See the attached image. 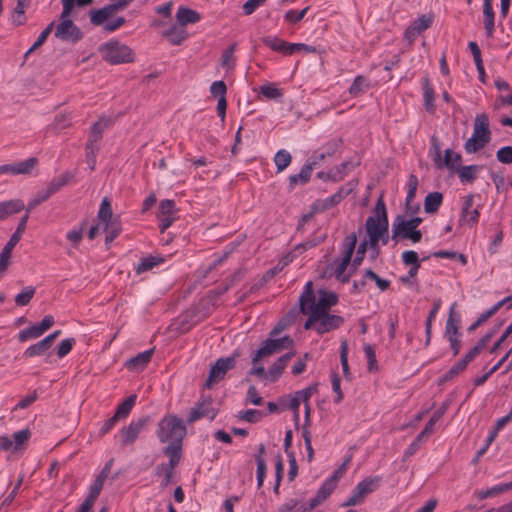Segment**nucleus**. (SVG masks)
<instances>
[{
	"mask_svg": "<svg viewBox=\"0 0 512 512\" xmlns=\"http://www.w3.org/2000/svg\"><path fill=\"white\" fill-rule=\"evenodd\" d=\"M456 306V303L452 305L450 308V314L448 317V320L446 322V328H445V334L449 338L451 336L457 337L459 334L458 326L455 324V320L453 318L454 308Z\"/></svg>",
	"mask_w": 512,
	"mask_h": 512,
	"instance_id": "53",
	"label": "nucleus"
},
{
	"mask_svg": "<svg viewBox=\"0 0 512 512\" xmlns=\"http://www.w3.org/2000/svg\"><path fill=\"white\" fill-rule=\"evenodd\" d=\"M433 147L435 149V157L434 163L438 169H443L446 167L449 171L454 172V168H457V165L452 161V156L454 152L451 149H446L444 153V158H441V149L438 144L436 138H433Z\"/></svg>",
	"mask_w": 512,
	"mask_h": 512,
	"instance_id": "18",
	"label": "nucleus"
},
{
	"mask_svg": "<svg viewBox=\"0 0 512 512\" xmlns=\"http://www.w3.org/2000/svg\"><path fill=\"white\" fill-rule=\"evenodd\" d=\"M113 218H115V216L113 215V212H112L111 203H110L109 199L107 197H105L100 204V208L98 211V219L100 222L104 223Z\"/></svg>",
	"mask_w": 512,
	"mask_h": 512,
	"instance_id": "47",
	"label": "nucleus"
},
{
	"mask_svg": "<svg viewBox=\"0 0 512 512\" xmlns=\"http://www.w3.org/2000/svg\"><path fill=\"white\" fill-rule=\"evenodd\" d=\"M239 355V352L235 351L229 357L219 358L210 368L208 378L205 382V387L210 389L215 383L222 380L227 371L235 367L236 359Z\"/></svg>",
	"mask_w": 512,
	"mask_h": 512,
	"instance_id": "9",
	"label": "nucleus"
},
{
	"mask_svg": "<svg viewBox=\"0 0 512 512\" xmlns=\"http://www.w3.org/2000/svg\"><path fill=\"white\" fill-rule=\"evenodd\" d=\"M74 344H75L74 338H67V339L62 340L57 348L58 357L63 358L67 354H69L70 351L72 350Z\"/></svg>",
	"mask_w": 512,
	"mask_h": 512,
	"instance_id": "59",
	"label": "nucleus"
},
{
	"mask_svg": "<svg viewBox=\"0 0 512 512\" xmlns=\"http://www.w3.org/2000/svg\"><path fill=\"white\" fill-rule=\"evenodd\" d=\"M292 157L290 153L286 150H279L275 157L274 162L277 167V171H283L286 167H288L291 163Z\"/></svg>",
	"mask_w": 512,
	"mask_h": 512,
	"instance_id": "48",
	"label": "nucleus"
},
{
	"mask_svg": "<svg viewBox=\"0 0 512 512\" xmlns=\"http://www.w3.org/2000/svg\"><path fill=\"white\" fill-rule=\"evenodd\" d=\"M212 403L211 396L204 397L201 401L196 402L190 410L187 422L191 424L204 417L213 420L217 415V410L212 406Z\"/></svg>",
	"mask_w": 512,
	"mask_h": 512,
	"instance_id": "12",
	"label": "nucleus"
},
{
	"mask_svg": "<svg viewBox=\"0 0 512 512\" xmlns=\"http://www.w3.org/2000/svg\"><path fill=\"white\" fill-rule=\"evenodd\" d=\"M112 121L109 118L101 117L95 122L90 130L86 148L99 149V142L102 139L103 131L111 125Z\"/></svg>",
	"mask_w": 512,
	"mask_h": 512,
	"instance_id": "16",
	"label": "nucleus"
},
{
	"mask_svg": "<svg viewBox=\"0 0 512 512\" xmlns=\"http://www.w3.org/2000/svg\"><path fill=\"white\" fill-rule=\"evenodd\" d=\"M150 421L149 417L133 420L128 426L120 431V439L123 446L133 444L145 425Z\"/></svg>",
	"mask_w": 512,
	"mask_h": 512,
	"instance_id": "13",
	"label": "nucleus"
},
{
	"mask_svg": "<svg viewBox=\"0 0 512 512\" xmlns=\"http://www.w3.org/2000/svg\"><path fill=\"white\" fill-rule=\"evenodd\" d=\"M268 340L271 346L275 349V353L280 352L283 349L291 348L294 344L293 339L288 335L278 339L276 337L269 336Z\"/></svg>",
	"mask_w": 512,
	"mask_h": 512,
	"instance_id": "41",
	"label": "nucleus"
},
{
	"mask_svg": "<svg viewBox=\"0 0 512 512\" xmlns=\"http://www.w3.org/2000/svg\"><path fill=\"white\" fill-rule=\"evenodd\" d=\"M482 168L483 167L481 165L473 164L459 168L456 173L458 174L461 183L471 184L475 181V179L477 178V173L480 172Z\"/></svg>",
	"mask_w": 512,
	"mask_h": 512,
	"instance_id": "29",
	"label": "nucleus"
},
{
	"mask_svg": "<svg viewBox=\"0 0 512 512\" xmlns=\"http://www.w3.org/2000/svg\"><path fill=\"white\" fill-rule=\"evenodd\" d=\"M104 231L106 232L105 243H111L122 231L121 222L119 216H115V218L108 220L103 223Z\"/></svg>",
	"mask_w": 512,
	"mask_h": 512,
	"instance_id": "31",
	"label": "nucleus"
},
{
	"mask_svg": "<svg viewBox=\"0 0 512 512\" xmlns=\"http://www.w3.org/2000/svg\"><path fill=\"white\" fill-rule=\"evenodd\" d=\"M260 92L267 99H278L282 97V91L274 85H263L260 88Z\"/></svg>",
	"mask_w": 512,
	"mask_h": 512,
	"instance_id": "58",
	"label": "nucleus"
},
{
	"mask_svg": "<svg viewBox=\"0 0 512 512\" xmlns=\"http://www.w3.org/2000/svg\"><path fill=\"white\" fill-rule=\"evenodd\" d=\"M55 26V22H51L47 25V27L40 33L37 40L34 42V44L28 49V51L25 53V58L28 57L29 54L34 52L36 49H38L40 46L44 44L48 36L53 31V28Z\"/></svg>",
	"mask_w": 512,
	"mask_h": 512,
	"instance_id": "43",
	"label": "nucleus"
},
{
	"mask_svg": "<svg viewBox=\"0 0 512 512\" xmlns=\"http://www.w3.org/2000/svg\"><path fill=\"white\" fill-rule=\"evenodd\" d=\"M265 416V413H263L260 410H254V409H248L246 411H241L238 415V417L241 420L247 421L249 423H257L259 422L263 417Z\"/></svg>",
	"mask_w": 512,
	"mask_h": 512,
	"instance_id": "51",
	"label": "nucleus"
},
{
	"mask_svg": "<svg viewBox=\"0 0 512 512\" xmlns=\"http://www.w3.org/2000/svg\"><path fill=\"white\" fill-rule=\"evenodd\" d=\"M30 437L31 431L28 428L13 433L12 437L0 436V449L13 452L25 450Z\"/></svg>",
	"mask_w": 512,
	"mask_h": 512,
	"instance_id": "11",
	"label": "nucleus"
},
{
	"mask_svg": "<svg viewBox=\"0 0 512 512\" xmlns=\"http://www.w3.org/2000/svg\"><path fill=\"white\" fill-rule=\"evenodd\" d=\"M369 87L368 80L364 76H357L352 85L349 88V93L352 96H358L360 93H362L365 89Z\"/></svg>",
	"mask_w": 512,
	"mask_h": 512,
	"instance_id": "49",
	"label": "nucleus"
},
{
	"mask_svg": "<svg viewBox=\"0 0 512 512\" xmlns=\"http://www.w3.org/2000/svg\"><path fill=\"white\" fill-rule=\"evenodd\" d=\"M340 362L345 377L350 376L349 365H348V344L347 341L341 342L340 347Z\"/></svg>",
	"mask_w": 512,
	"mask_h": 512,
	"instance_id": "55",
	"label": "nucleus"
},
{
	"mask_svg": "<svg viewBox=\"0 0 512 512\" xmlns=\"http://www.w3.org/2000/svg\"><path fill=\"white\" fill-rule=\"evenodd\" d=\"M163 261H164V259L162 257L149 256V257L143 258L140 261V263L138 264V266L136 268V272H137V274L146 272V271L152 269L153 267H155L156 265L162 263Z\"/></svg>",
	"mask_w": 512,
	"mask_h": 512,
	"instance_id": "46",
	"label": "nucleus"
},
{
	"mask_svg": "<svg viewBox=\"0 0 512 512\" xmlns=\"http://www.w3.org/2000/svg\"><path fill=\"white\" fill-rule=\"evenodd\" d=\"M50 348H51V346L49 345V341L45 340L43 338L41 341L37 342L36 344L29 346L25 350L24 356L28 357V358L34 357V356H40V355L45 354Z\"/></svg>",
	"mask_w": 512,
	"mask_h": 512,
	"instance_id": "39",
	"label": "nucleus"
},
{
	"mask_svg": "<svg viewBox=\"0 0 512 512\" xmlns=\"http://www.w3.org/2000/svg\"><path fill=\"white\" fill-rule=\"evenodd\" d=\"M62 9H64V13H72L75 5L79 7H84L91 5L93 0H61Z\"/></svg>",
	"mask_w": 512,
	"mask_h": 512,
	"instance_id": "56",
	"label": "nucleus"
},
{
	"mask_svg": "<svg viewBox=\"0 0 512 512\" xmlns=\"http://www.w3.org/2000/svg\"><path fill=\"white\" fill-rule=\"evenodd\" d=\"M335 487L336 485L331 481H325L308 504L302 503L297 498H291L278 508V512H311L330 496Z\"/></svg>",
	"mask_w": 512,
	"mask_h": 512,
	"instance_id": "2",
	"label": "nucleus"
},
{
	"mask_svg": "<svg viewBox=\"0 0 512 512\" xmlns=\"http://www.w3.org/2000/svg\"><path fill=\"white\" fill-rule=\"evenodd\" d=\"M490 140L489 118L485 113L478 114L474 120L472 137L466 140L464 149L468 154L476 153L483 149Z\"/></svg>",
	"mask_w": 512,
	"mask_h": 512,
	"instance_id": "3",
	"label": "nucleus"
},
{
	"mask_svg": "<svg viewBox=\"0 0 512 512\" xmlns=\"http://www.w3.org/2000/svg\"><path fill=\"white\" fill-rule=\"evenodd\" d=\"M175 201L170 199L162 200L159 204V216H173L175 212Z\"/></svg>",
	"mask_w": 512,
	"mask_h": 512,
	"instance_id": "60",
	"label": "nucleus"
},
{
	"mask_svg": "<svg viewBox=\"0 0 512 512\" xmlns=\"http://www.w3.org/2000/svg\"><path fill=\"white\" fill-rule=\"evenodd\" d=\"M173 45H181L188 38V33L182 26L173 25L162 33Z\"/></svg>",
	"mask_w": 512,
	"mask_h": 512,
	"instance_id": "25",
	"label": "nucleus"
},
{
	"mask_svg": "<svg viewBox=\"0 0 512 512\" xmlns=\"http://www.w3.org/2000/svg\"><path fill=\"white\" fill-rule=\"evenodd\" d=\"M402 261L405 265L420 269L421 263L418 253L413 250L404 251L402 253Z\"/></svg>",
	"mask_w": 512,
	"mask_h": 512,
	"instance_id": "54",
	"label": "nucleus"
},
{
	"mask_svg": "<svg viewBox=\"0 0 512 512\" xmlns=\"http://www.w3.org/2000/svg\"><path fill=\"white\" fill-rule=\"evenodd\" d=\"M338 297L334 292L320 290L319 297L316 301L313 284L311 281L307 282L303 293L299 298L300 311L303 314L326 313L330 308L336 305Z\"/></svg>",
	"mask_w": 512,
	"mask_h": 512,
	"instance_id": "1",
	"label": "nucleus"
},
{
	"mask_svg": "<svg viewBox=\"0 0 512 512\" xmlns=\"http://www.w3.org/2000/svg\"><path fill=\"white\" fill-rule=\"evenodd\" d=\"M210 93L214 97H219V98L226 97L227 86H226L225 82L222 80L213 82L210 86Z\"/></svg>",
	"mask_w": 512,
	"mask_h": 512,
	"instance_id": "63",
	"label": "nucleus"
},
{
	"mask_svg": "<svg viewBox=\"0 0 512 512\" xmlns=\"http://www.w3.org/2000/svg\"><path fill=\"white\" fill-rule=\"evenodd\" d=\"M37 158L31 157L24 161L14 163L15 175L23 174L28 175L31 174L34 167L37 165Z\"/></svg>",
	"mask_w": 512,
	"mask_h": 512,
	"instance_id": "40",
	"label": "nucleus"
},
{
	"mask_svg": "<svg viewBox=\"0 0 512 512\" xmlns=\"http://www.w3.org/2000/svg\"><path fill=\"white\" fill-rule=\"evenodd\" d=\"M308 10H309L308 6L299 12H297L295 10H289L285 13L284 19L289 23H298L304 18V16L306 15Z\"/></svg>",
	"mask_w": 512,
	"mask_h": 512,
	"instance_id": "61",
	"label": "nucleus"
},
{
	"mask_svg": "<svg viewBox=\"0 0 512 512\" xmlns=\"http://www.w3.org/2000/svg\"><path fill=\"white\" fill-rule=\"evenodd\" d=\"M176 19L180 26L184 27L187 24H194L200 21V14L193 9L187 8L185 6H180L176 13Z\"/></svg>",
	"mask_w": 512,
	"mask_h": 512,
	"instance_id": "23",
	"label": "nucleus"
},
{
	"mask_svg": "<svg viewBox=\"0 0 512 512\" xmlns=\"http://www.w3.org/2000/svg\"><path fill=\"white\" fill-rule=\"evenodd\" d=\"M357 244V237L355 233H351L348 236L345 237L343 241V248H342V259L343 261H346L348 263L351 262V258L353 255V252L355 250Z\"/></svg>",
	"mask_w": 512,
	"mask_h": 512,
	"instance_id": "36",
	"label": "nucleus"
},
{
	"mask_svg": "<svg viewBox=\"0 0 512 512\" xmlns=\"http://www.w3.org/2000/svg\"><path fill=\"white\" fill-rule=\"evenodd\" d=\"M349 264L350 263L343 260H336L333 262V265H335L334 276L337 280H339L342 283L349 282L350 280L351 273L344 274Z\"/></svg>",
	"mask_w": 512,
	"mask_h": 512,
	"instance_id": "45",
	"label": "nucleus"
},
{
	"mask_svg": "<svg viewBox=\"0 0 512 512\" xmlns=\"http://www.w3.org/2000/svg\"><path fill=\"white\" fill-rule=\"evenodd\" d=\"M237 44L233 43L230 45L226 50H224L221 58L222 66L227 69H233L235 66L234 63V52L236 49Z\"/></svg>",
	"mask_w": 512,
	"mask_h": 512,
	"instance_id": "52",
	"label": "nucleus"
},
{
	"mask_svg": "<svg viewBox=\"0 0 512 512\" xmlns=\"http://www.w3.org/2000/svg\"><path fill=\"white\" fill-rule=\"evenodd\" d=\"M20 240L11 236L0 253V274H5L10 264V258L14 247Z\"/></svg>",
	"mask_w": 512,
	"mask_h": 512,
	"instance_id": "24",
	"label": "nucleus"
},
{
	"mask_svg": "<svg viewBox=\"0 0 512 512\" xmlns=\"http://www.w3.org/2000/svg\"><path fill=\"white\" fill-rule=\"evenodd\" d=\"M380 481L381 478L378 476L367 477L356 485L354 491L363 500L368 494L372 493L379 487Z\"/></svg>",
	"mask_w": 512,
	"mask_h": 512,
	"instance_id": "20",
	"label": "nucleus"
},
{
	"mask_svg": "<svg viewBox=\"0 0 512 512\" xmlns=\"http://www.w3.org/2000/svg\"><path fill=\"white\" fill-rule=\"evenodd\" d=\"M262 42L265 46L269 47L273 51L281 53L285 56L292 55L295 53V43H289L277 36H265L262 38Z\"/></svg>",
	"mask_w": 512,
	"mask_h": 512,
	"instance_id": "17",
	"label": "nucleus"
},
{
	"mask_svg": "<svg viewBox=\"0 0 512 512\" xmlns=\"http://www.w3.org/2000/svg\"><path fill=\"white\" fill-rule=\"evenodd\" d=\"M304 324V328L314 329L318 334L328 333L342 326L344 318L339 315L326 313H311Z\"/></svg>",
	"mask_w": 512,
	"mask_h": 512,
	"instance_id": "7",
	"label": "nucleus"
},
{
	"mask_svg": "<svg viewBox=\"0 0 512 512\" xmlns=\"http://www.w3.org/2000/svg\"><path fill=\"white\" fill-rule=\"evenodd\" d=\"M473 201L474 196L472 194L468 195L465 198L464 205L461 211L460 220H467L468 222H471L472 224L476 223L478 221L479 217V211L478 209H473Z\"/></svg>",
	"mask_w": 512,
	"mask_h": 512,
	"instance_id": "30",
	"label": "nucleus"
},
{
	"mask_svg": "<svg viewBox=\"0 0 512 512\" xmlns=\"http://www.w3.org/2000/svg\"><path fill=\"white\" fill-rule=\"evenodd\" d=\"M44 332L39 327L38 324H34L24 330H21L18 334V339L20 342H25L29 339H35L43 335Z\"/></svg>",
	"mask_w": 512,
	"mask_h": 512,
	"instance_id": "42",
	"label": "nucleus"
},
{
	"mask_svg": "<svg viewBox=\"0 0 512 512\" xmlns=\"http://www.w3.org/2000/svg\"><path fill=\"white\" fill-rule=\"evenodd\" d=\"M64 14V9H62L59 16L60 22L55 26L54 36L63 42L76 43L83 38V32L70 19L71 13Z\"/></svg>",
	"mask_w": 512,
	"mask_h": 512,
	"instance_id": "8",
	"label": "nucleus"
},
{
	"mask_svg": "<svg viewBox=\"0 0 512 512\" xmlns=\"http://www.w3.org/2000/svg\"><path fill=\"white\" fill-rule=\"evenodd\" d=\"M176 467H169L166 463L158 464L155 467V475L156 476H163V482L162 487H167L173 479L174 476V470Z\"/></svg>",
	"mask_w": 512,
	"mask_h": 512,
	"instance_id": "37",
	"label": "nucleus"
},
{
	"mask_svg": "<svg viewBox=\"0 0 512 512\" xmlns=\"http://www.w3.org/2000/svg\"><path fill=\"white\" fill-rule=\"evenodd\" d=\"M496 158L503 164H512V146H505L496 152Z\"/></svg>",
	"mask_w": 512,
	"mask_h": 512,
	"instance_id": "62",
	"label": "nucleus"
},
{
	"mask_svg": "<svg viewBox=\"0 0 512 512\" xmlns=\"http://www.w3.org/2000/svg\"><path fill=\"white\" fill-rule=\"evenodd\" d=\"M136 398V395H130L129 397H127L121 404L118 405L114 415L119 420L126 418L130 414L133 406L135 405Z\"/></svg>",
	"mask_w": 512,
	"mask_h": 512,
	"instance_id": "38",
	"label": "nucleus"
},
{
	"mask_svg": "<svg viewBox=\"0 0 512 512\" xmlns=\"http://www.w3.org/2000/svg\"><path fill=\"white\" fill-rule=\"evenodd\" d=\"M352 189H345L341 187L336 193L325 199H319L314 202L312 209L314 212H324L337 204H339L345 197L349 195Z\"/></svg>",
	"mask_w": 512,
	"mask_h": 512,
	"instance_id": "14",
	"label": "nucleus"
},
{
	"mask_svg": "<svg viewBox=\"0 0 512 512\" xmlns=\"http://www.w3.org/2000/svg\"><path fill=\"white\" fill-rule=\"evenodd\" d=\"M443 201V195L440 192H431L427 194L424 200V210L426 213L433 214L438 211Z\"/></svg>",
	"mask_w": 512,
	"mask_h": 512,
	"instance_id": "34",
	"label": "nucleus"
},
{
	"mask_svg": "<svg viewBox=\"0 0 512 512\" xmlns=\"http://www.w3.org/2000/svg\"><path fill=\"white\" fill-rule=\"evenodd\" d=\"M49 197L50 195L47 193L46 190L38 192L35 198L28 203L26 211L30 213L33 209H35L38 205L46 201Z\"/></svg>",
	"mask_w": 512,
	"mask_h": 512,
	"instance_id": "64",
	"label": "nucleus"
},
{
	"mask_svg": "<svg viewBox=\"0 0 512 512\" xmlns=\"http://www.w3.org/2000/svg\"><path fill=\"white\" fill-rule=\"evenodd\" d=\"M73 178L74 174L69 171H66L60 177L51 180L45 190L50 196H52L57 191H59L63 186L67 185Z\"/></svg>",
	"mask_w": 512,
	"mask_h": 512,
	"instance_id": "33",
	"label": "nucleus"
},
{
	"mask_svg": "<svg viewBox=\"0 0 512 512\" xmlns=\"http://www.w3.org/2000/svg\"><path fill=\"white\" fill-rule=\"evenodd\" d=\"M182 442H170L163 448L164 455L169 458V463H167L169 467H176L179 464L182 457Z\"/></svg>",
	"mask_w": 512,
	"mask_h": 512,
	"instance_id": "21",
	"label": "nucleus"
},
{
	"mask_svg": "<svg viewBox=\"0 0 512 512\" xmlns=\"http://www.w3.org/2000/svg\"><path fill=\"white\" fill-rule=\"evenodd\" d=\"M295 352L291 351L278 358L268 369V375L271 381L277 380L283 373L288 362L294 357Z\"/></svg>",
	"mask_w": 512,
	"mask_h": 512,
	"instance_id": "19",
	"label": "nucleus"
},
{
	"mask_svg": "<svg viewBox=\"0 0 512 512\" xmlns=\"http://www.w3.org/2000/svg\"><path fill=\"white\" fill-rule=\"evenodd\" d=\"M35 294V288L32 286L25 287L21 293L15 297V303L19 306H26L29 304Z\"/></svg>",
	"mask_w": 512,
	"mask_h": 512,
	"instance_id": "50",
	"label": "nucleus"
},
{
	"mask_svg": "<svg viewBox=\"0 0 512 512\" xmlns=\"http://www.w3.org/2000/svg\"><path fill=\"white\" fill-rule=\"evenodd\" d=\"M423 97H424V106H425V109L433 114L435 112V104H434V99H435V93H434V89L428 79V77H425L423 79Z\"/></svg>",
	"mask_w": 512,
	"mask_h": 512,
	"instance_id": "32",
	"label": "nucleus"
},
{
	"mask_svg": "<svg viewBox=\"0 0 512 512\" xmlns=\"http://www.w3.org/2000/svg\"><path fill=\"white\" fill-rule=\"evenodd\" d=\"M104 482L105 481H103V480H101V479L96 477L95 481L90 486V491H89V494L86 497V499H88V500L92 501L93 503H95V501L97 500L98 496L100 495V492H101V490L103 488Z\"/></svg>",
	"mask_w": 512,
	"mask_h": 512,
	"instance_id": "57",
	"label": "nucleus"
},
{
	"mask_svg": "<svg viewBox=\"0 0 512 512\" xmlns=\"http://www.w3.org/2000/svg\"><path fill=\"white\" fill-rule=\"evenodd\" d=\"M484 29L488 37H492L494 33V11L492 0H484L483 2Z\"/></svg>",
	"mask_w": 512,
	"mask_h": 512,
	"instance_id": "28",
	"label": "nucleus"
},
{
	"mask_svg": "<svg viewBox=\"0 0 512 512\" xmlns=\"http://www.w3.org/2000/svg\"><path fill=\"white\" fill-rule=\"evenodd\" d=\"M432 22V15H422L406 29L404 33L405 39L411 44L422 32L432 25Z\"/></svg>",
	"mask_w": 512,
	"mask_h": 512,
	"instance_id": "15",
	"label": "nucleus"
},
{
	"mask_svg": "<svg viewBox=\"0 0 512 512\" xmlns=\"http://www.w3.org/2000/svg\"><path fill=\"white\" fill-rule=\"evenodd\" d=\"M186 436V426L176 415H167L158 423L157 437L162 443L183 441Z\"/></svg>",
	"mask_w": 512,
	"mask_h": 512,
	"instance_id": "4",
	"label": "nucleus"
},
{
	"mask_svg": "<svg viewBox=\"0 0 512 512\" xmlns=\"http://www.w3.org/2000/svg\"><path fill=\"white\" fill-rule=\"evenodd\" d=\"M153 351V349H150L137 354L126 362V367L129 370H141L145 368L151 360Z\"/></svg>",
	"mask_w": 512,
	"mask_h": 512,
	"instance_id": "26",
	"label": "nucleus"
},
{
	"mask_svg": "<svg viewBox=\"0 0 512 512\" xmlns=\"http://www.w3.org/2000/svg\"><path fill=\"white\" fill-rule=\"evenodd\" d=\"M89 15H90V22L93 25L101 26L113 14H112L110 8L108 7V5H105L104 7L100 8V9L91 10Z\"/></svg>",
	"mask_w": 512,
	"mask_h": 512,
	"instance_id": "35",
	"label": "nucleus"
},
{
	"mask_svg": "<svg viewBox=\"0 0 512 512\" xmlns=\"http://www.w3.org/2000/svg\"><path fill=\"white\" fill-rule=\"evenodd\" d=\"M275 353V349L271 346L268 339H266L260 346V348L253 354L252 363L256 364L262 358L271 356Z\"/></svg>",
	"mask_w": 512,
	"mask_h": 512,
	"instance_id": "44",
	"label": "nucleus"
},
{
	"mask_svg": "<svg viewBox=\"0 0 512 512\" xmlns=\"http://www.w3.org/2000/svg\"><path fill=\"white\" fill-rule=\"evenodd\" d=\"M315 167L316 163L314 161L311 163H305L298 174L291 175L289 177V188L293 190L297 184L307 183L310 180L311 173Z\"/></svg>",
	"mask_w": 512,
	"mask_h": 512,
	"instance_id": "22",
	"label": "nucleus"
},
{
	"mask_svg": "<svg viewBox=\"0 0 512 512\" xmlns=\"http://www.w3.org/2000/svg\"><path fill=\"white\" fill-rule=\"evenodd\" d=\"M365 227L369 236V245L372 249H376L378 253V243L380 238H382L384 234L388 233L389 222L384 221L383 219H378V217L369 216L366 220Z\"/></svg>",
	"mask_w": 512,
	"mask_h": 512,
	"instance_id": "10",
	"label": "nucleus"
},
{
	"mask_svg": "<svg viewBox=\"0 0 512 512\" xmlns=\"http://www.w3.org/2000/svg\"><path fill=\"white\" fill-rule=\"evenodd\" d=\"M24 203L20 199L4 201L0 203V221L10 215L20 212L24 208Z\"/></svg>",
	"mask_w": 512,
	"mask_h": 512,
	"instance_id": "27",
	"label": "nucleus"
},
{
	"mask_svg": "<svg viewBox=\"0 0 512 512\" xmlns=\"http://www.w3.org/2000/svg\"><path fill=\"white\" fill-rule=\"evenodd\" d=\"M422 223V218L414 217L406 220L404 216L397 215L392 224V239L399 237L409 239L413 243H418L422 239V232L417 227Z\"/></svg>",
	"mask_w": 512,
	"mask_h": 512,
	"instance_id": "6",
	"label": "nucleus"
},
{
	"mask_svg": "<svg viewBox=\"0 0 512 512\" xmlns=\"http://www.w3.org/2000/svg\"><path fill=\"white\" fill-rule=\"evenodd\" d=\"M99 52L102 58L112 65L132 63L135 59L132 49L119 41L111 40L102 44L99 47Z\"/></svg>",
	"mask_w": 512,
	"mask_h": 512,
	"instance_id": "5",
	"label": "nucleus"
}]
</instances>
